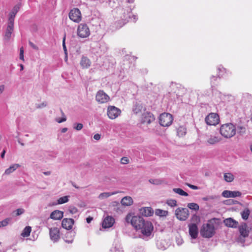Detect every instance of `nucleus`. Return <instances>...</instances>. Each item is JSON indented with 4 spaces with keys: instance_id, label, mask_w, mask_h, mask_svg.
I'll return each mask as SVG.
<instances>
[{
    "instance_id": "f257e3e1",
    "label": "nucleus",
    "mask_w": 252,
    "mask_h": 252,
    "mask_svg": "<svg viewBox=\"0 0 252 252\" xmlns=\"http://www.w3.org/2000/svg\"><path fill=\"white\" fill-rule=\"evenodd\" d=\"M126 221L130 223L137 230H139L141 233L146 236H149L153 230V225L151 222L145 221L144 219L139 216H132L128 214L125 218Z\"/></svg>"
},
{
    "instance_id": "f03ea898",
    "label": "nucleus",
    "mask_w": 252,
    "mask_h": 252,
    "mask_svg": "<svg viewBox=\"0 0 252 252\" xmlns=\"http://www.w3.org/2000/svg\"><path fill=\"white\" fill-rule=\"evenodd\" d=\"M131 8L130 6H128L126 7V9H124L123 8L119 7L117 9V12L119 14H122L120 16L121 20V26L120 27H122L125 24H126L129 19H130L133 22H135L137 20V17L136 15H133L132 17H131Z\"/></svg>"
},
{
    "instance_id": "7ed1b4c3",
    "label": "nucleus",
    "mask_w": 252,
    "mask_h": 252,
    "mask_svg": "<svg viewBox=\"0 0 252 252\" xmlns=\"http://www.w3.org/2000/svg\"><path fill=\"white\" fill-rule=\"evenodd\" d=\"M220 133L225 138H231L236 133V127L231 123L225 124L220 127Z\"/></svg>"
},
{
    "instance_id": "20e7f679",
    "label": "nucleus",
    "mask_w": 252,
    "mask_h": 252,
    "mask_svg": "<svg viewBox=\"0 0 252 252\" xmlns=\"http://www.w3.org/2000/svg\"><path fill=\"white\" fill-rule=\"evenodd\" d=\"M214 233L215 228L213 224H204L200 229V234L204 238H211Z\"/></svg>"
},
{
    "instance_id": "39448f33",
    "label": "nucleus",
    "mask_w": 252,
    "mask_h": 252,
    "mask_svg": "<svg viewBox=\"0 0 252 252\" xmlns=\"http://www.w3.org/2000/svg\"><path fill=\"white\" fill-rule=\"evenodd\" d=\"M173 118L171 114L167 113H162L159 118V122L162 126H169L171 125Z\"/></svg>"
},
{
    "instance_id": "423d86ee",
    "label": "nucleus",
    "mask_w": 252,
    "mask_h": 252,
    "mask_svg": "<svg viewBox=\"0 0 252 252\" xmlns=\"http://www.w3.org/2000/svg\"><path fill=\"white\" fill-rule=\"evenodd\" d=\"M77 35L81 38H86L90 35V31L88 25L85 23H81L78 26Z\"/></svg>"
},
{
    "instance_id": "0eeeda50",
    "label": "nucleus",
    "mask_w": 252,
    "mask_h": 252,
    "mask_svg": "<svg viewBox=\"0 0 252 252\" xmlns=\"http://www.w3.org/2000/svg\"><path fill=\"white\" fill-rule=\"evenodd\" d=\"M189 215V211L187 208L179 207L175 210L176 217L181 221L186 220L188 218Z\"/></svg>"
},
{
    "instance_id": "6e6552de",
    "label": "nucleus",
    "mask_w": 252,
    "mask_h": 252,
    "mask_svg": "<svg viewBox=\"0 0 252 252\" xmlns=\"http://www.w3.org/2000/svg\"><path fill=\"white\" fill-rule=\"evenodd\" d=\"M69 19L72 21L79 23L82 19V15L80 10L77 8L71 9L68 14Z\"/></svg>"
},
{
    "instance_id": "1a4fd4ad",
    "label": "nucleus",
    "mask_w": 252,
    "mask_h": 252,
    "mask_svg": "<svg viewBox=\"0 0 252 252\" xmlns=\"http://www.w3.org/2000/svg\"><path fill=\"white\" fill-rule=\"evenodd\" d=\"M121 111L114 106H109L107 108V114L110 119H115L120 115Z\"/></svg>"
},
{
    "instance_id": "9d476101",
    "label": "nucleus",
    "mask_w": 252,
    "mask_h": 252,
    "mask_svg": "<svg viewBox=\"0 0 252 252\" xmlns=\"http://www.w3.org/2000/svg\"><path fill=\"white\" fill-rule=\"evenodd\" d=\"M205 121L208 125L215 126L219 123V116L216 113H211L205 118Z\"/></svg>"
},
{
    "instance_id": "9b49d317",
    "label": "nucleus",
    "mask_w": 252,
    "mask_h": 252,
    "mask_svg": "<svg viewBox=\"0 0 252 252\" xmlns=\"http://www.w3.org/2000/svg\"><path fill=\"white\" fill-rule=\"evenodd\" d=\"M95 98L96 100L100 103H106L110 100V97L102 90L97 92Z\"/></svg>"
},
{
    "instance_id": "f8f14e48",
    "label": "nucleus",
    "mask_w": 252,
    "mask_h": 252,
    "mask_svg": "<svg viewBox=\"0 0 252 252\" xmlns=\"http://www.w3.org/2000/svg\"><path fill=\"white\" fill-rule=\"evenodd\" d=\"M50 239L54 242H57L60 239V231L57 227L49 228Z\"/></svg>"
},
{
    "instance_id": "ddd939ff",
    "label": "nucleus",
    "mask_w": 252,
    "mask_h": 252,
    "mask_svg": "<svg viewBox=\"0 0 252 252\" xmlns=\"http://www.w3.org/2000/svg\"><path fill=\"white\" fill-rule=\"evenodd\" d=\"M14 30V22L10 21H8L7 27L4 35V39L8 41Z\"/></svg>"
},
{
    "instance_id": "4468645a",
    "label": "nucleus",
    "mask_w": 252,
    "mask_h": 252,
    "mask_svg": "<svg viewBox=\"0 0 252 252\" xmlns=\"http://www.w3.org/2000/svg\"><path fill=\"white\" fill-rule=\"evenodd\" d=\"M189 234L192 239H196L198 234V229L197 224L190 223L189 224Z\"/></svg>"
},
{
    "instance_id": "2eb2a0df",
    "label": "nucleus",
    "mask_w": 252,
    "mask_h": 252,
    "mask_svg": "<svg viewBox=\"0 0 252 252\" xmlns=\"http://www.w3.org/2000/svg\"><path fill=\"white\" fill-rule=\"evenodd\" d=\"M242 193L239 191H230L225 190L222 192V196L225 198L239 197Z\"/></svg>"
},
{
    "instance_id": "dca6fc26",
    "label": "nucleus",
    "mask_w": 252,
    "mask_h": 252,
    "mask_svg": "<svg viewBox=\"0 0 252 252\" xmlns=\"http://www.w3.org/2000/svg\"><path fill=\"white\" fill-rule=\"evenodd\" d=\"M155 119V117L152 113L146 112L142 115V122L143 124H149L153 122Z\"/></svg>"
},
{
    "instance_id": "f3484780",
    "label": "nucleus",
    "mask_w": 252,
    "mask_h": 252,
    "mask_svg": "<svg viewBox=\"0 0 252 252\" xmlns=\"http://www.w3.org/2000/svg\"><path fill=\"white\" fill-rule=\"evenodd\" d=\"M238 228L241 236L244 238L248 236L249 230H248V225L246 223H242L239 225Z\"/></svg>"
},
{
    "instance_id": "a211bd4d",
    "label": "nucleus",
    "mask_w": 252,
    "mask_h": 252,
    "mask_svg": "<svg viewBox=\"0 0 252 252\" xmlns=\"http://www.w3.org/2000/svg\"><path fill=\"white\" fill-rule=\"evenodd\" d=\"M74 222V221L73 219L65 218L62 220V225L63 228L67 230H70L72 229Z\"/></svg>"
},
{
    "instance_id": "6ab92c4d",
    "label": "nucleus",
    "mask_w": 252,
    "mask_h": 252,
    "mask_svg": "<svg viewBox=\"0 0 252 252\" xmlns=\"http://www.w3.org/2000/svg\"><path fill=\"white\" fill-rule=\"evenodd\" d=\"M115 222L114 219L112 217L107 216L102 222V227L105 228H110L113 226Z\"/></svg>"
},
{
    "instance_id": "aec40b11",
    "label": "nucleus",
    "mask_w": 252,
    "mask_h": 252,
    "mask_svg": "<svg viewBox=\"0 0 252 252\" xmlns=\"http://www.w3.org/2000/svg\"><path fill=\"white\" fill-rule=\"evenodd\" d=\"M139 213L146 217L151 216L154 213V211L151 207H142L139 209Z\"/></svg>"
},
{
    "instance_id": "412c9836",
    "label": "nucleus",
    "mask_w": 252,
    "mask_h": 252,
    "mask_svg": "<svg viewBox=\"0 0 252 252\" xmlns=\"http://www.w3.org/2000/svg\"><path fill=\"white\" fill-rule=\"evenodd\" d=\"M20 6V4H17L13 8L11 11L10 12L9 14L8 21L14 22L15 15H16L18 11L19 10Z\"/></svg>"
},
{
    "instance_id": "4be33fe9",
    "label": "nucleus",
    "mask_w": 252,
    "mask_h": 252,
    "mask_svg": "<svg viewBox=\"0 0 252 252\" xmlns=\"http://www.w3.org/2000/svg\"><path fill=\"white\" fill-rule=\"evenodd\" d=\"M63 212L60 210H55L51 213L50 218L54 220H60L63 218Z\"/></svg>"
},
{
    "instance_id": "5701e85b",
    "label": "nucleus",
    "mask_w": 252,
    "mask_h": 252,
    "mask_svg": "<svg viewBox=\"0 0 252 252\" xmlns=\"http://www.w3.org/2000/svg\"><path fill=\"white\" fill-rule=\"evenodd\" d=\"M222 76V74L220 73L218 74L217 76L212 75L210 78V83L211 88L212 89L215 88V87L218 85L219 82L220 77Z\"/></svg>"
},
{
    "instance_id": "b1692460",
    "label": "nucleus",
    "mask_w": 252,
    "mask_h": 252,
    "mask_svg": "<svg viewBox=\"0 0 252 252\" xmlns=\"http://www.w3.org/2000/svg\"><path fill=\"white\" fill-rule=\"evenodd\" d=\"M224 223L226 226L232 228H237L238 224V221L231 218L225 219Z\"/></svg>"
},
{
    "instance_id": "393cba45",
    "label": "nucleus",
    "mask_w": 252,
    "mask_h": 252,
    "mask_svg": "<svg viewBox=\"0 0 252 252\" xmlns=\"http://www.w3.org/2000/svg\"><path fill=\"white\" fill-rule=\"evenodd\" d=\"M80 63L83 68H87L90 66L91 62L87 57L82 56Z\"/></svg>"
},
{
    "instance_id": "a878e982",
    "label": "nucleus",
    "mask_w": 252,
    "mask_h": 252,
    "mask_svg": "<svg viewBox=\"0 0 252 252\" xmlns=\"http://www.w3.org/2000/svg\"><path fill=\"white\" fill-rule=\"evenodd\" d=\"M177 135L180 137L185 136L187 133V127L185 126H181L177 128Z\"/></svg>"
},
{
    "instance_id": "bb28decb",
    "label": "nucleus",
    "mask_w": 252,
    "mask_h": 252,
    "mask_svg": "<svg viewBox=\"0 0 252 252\" xmlns=\"http://www.w3.org/2000/svg\"><path fill=\"white\" fill-rule=\"evenodd\" d=\"M121 203L124 206H130L133 203V200L130 196H125L122 198Z\"/></svg>"
},
{
    "instance_id": "cd10ccee",
    "label": "nucleus",
    "mask_w": 252,
    "mask_h": 252,
    "mask_svg": "<svg viewBox=\"0 0 252 252\" xmlns=\"http://www.w3.org/2000/svg\"><path fill=\"white\" fill-rule=\"evenodd\" d=\"M20 166L19 164H14L11 165L8 168L6 169L4 172V174L6 175H9L11 173L13 172L18 168Z\"/></svg>"
},
{
    "instance_id": "c85d7f7f",
    "label": "nucleus",
    "mask_w": 252,
    "mask_h": 252,
    "mask_svg": "<svg viewBox=\"0 0 252 252\" xmlns=\"http://www.w3.org/2000/svg\"><path fill=\"white\" fill-rule=\"evenodd\" d=\"M118 192V191L103 192L99 195L98 198L100 199H103L104 198H107L111 195L116 194Z\"/></svg>"
},
{
    "instance_id": "c756f323",
    "label": "nucleus",
    "mask_w": 252,
    "mask_h": 252,
    "mask_svg": "<svg viewBox=\"0 0 252 252\" xmlns=\"http://www.w3.org/2000/svg\"><path fill=\"white\" fill-rule=\"evenodd\" d=\"M220 141V139L215 136H211L207 140V142L211 145L215 144Z\"/></svg>"
},
{
    "instance_id": "7c9ffc66",
    "label": "nucleus",
    "mask_w": 252,
    "mask_h": 252,
    "mask_svg": "<svg viewBox=\"0 0 252 252\" xmlns=\"http://www.w3.org/2000/svg\"><path fill=\"white\" fill-rule=\"evenodd\" d=\"M31 230L32 228L31 226H26L23 230L21 235L23 237H27L30 235Z\"/></svg>"
},
{
    "instance_id": "2f4dec72",
    "label": "nucleus",
    "mask_w": 252,
    "mask_h": 252,
    "mask_svg": "<svg viewBox=\"0 0 252 252\" xmlns=\"http://www.w3.org/2000/svg\"><path fill=\"white\" fill-rule=\"evenodd\" d=\"M173 191L180 195L187 196L189 195L188 193L185 191H184L182 189L180 188H174L173 189Z\"/></svg>"
},
{
    "instance_id": "473e14b6",
    "label": "nucleus",
    "mask_w": 252,
    "mask_h": 252,
    "mask_svg": "<svg viewBox=\"0 0 252 252\" xmlns=\"http://www.w3.org/2000/svg\"><path fill=\"white\" fill-rule=\"evenodd\" d=\"M68 197L69 196H64L63 197H61L58 199L57 203L54 204V205L62 204L66 203L69 200Z\"/></svg>"
},
{
    "instance_id": "72a5a7b5",
    "label": "nucleus",
    "mask_w": 252,
    "mask_h": 252,
    "mask_svg": "<svg viewBox=\"0 0 252 252\" xmlns=\"http://www.w3.org/2000/svg\"><path fill=\"white\" fill-rule=\"evenodd\" d=\"M168 211L161 209H156L155 211L156 215L160 217H165L168 215Z\"/></svg>"
},
{
    "instance_id": "f704fd0d",
    "label": "nucleus",
    "mask_w": 252,
    "mask_h": 252,
    "mask_svg": "<svg viewBox=\"0 0 252 252\" xmlns=\"http://www.w3.org/2000/svg\"><path fill=\"white\" fill-rule=\"evenodd\" d=\"M250 214V211L249 209H244L241 213V216L243 220H248L249 216Z\"/></svg>"
},
{
    "instance_id": "c9c22d12",
    "label": "nucleus",
    "mask_w": 252,
    "mask_h": 252,
    "mask_svg": "<svg viewBox=\"0 0 252 252\" xmlns=\"http://www.w3.org/2000/svg\"><path fill=\"white\" fill-rule=\"evenodd\" d=\"M109 252H123V250L118 244H115L109 251Z\"/></svg>"
},
{
    "instance_id": "e433bc0d",
    "label": "nucleus",
    "mask_w": 252,
    "mask_h": 252,
    "mask_svg": "<svg viewBox=\"0 0 252 252\" xmlns=\"http://www.w3.org/2000/svg\"><path fill=\"white\" fill-rule=\"evenodd\" d=\"M224 179L226 182H231L234 180V177L231 173H226L224 175Z\"/></svg>"
},
{
    "instance_id": "4c0bfd02",
    "label": "nucleus",
    "mask_w": 252,
    "mask_h": 252,
    "mask_svg": "<svg viewBox=\"0 0 252 252\" xmlns=\"http://www.w3.org/2000/svg\"><path fill=\"white\" fill-rule=\"evenodd\" d=\"M188 207L190 209L197 211L199 209V205L195 203H189L188 204Z\"/></svg>"
},
{
    "instance_id": "58836bf2",
    "label": "nucleus",
    "mask_w": 252,
    "mask_h": 252,
    "mask_svg": "<svg viewBox=\"0 0 252 252\" xmlns=\"http://www.w3.org/2000/svg\"><path fill=\"white\" fill-rule=\"evenodd\" d=\"M246 127L243 126H239L236 128V131H237L238 133L243 135L246 132Z\"/></svg>"
},
{
    "instance_id": "ea45409f",
    "label": "nucleus",
    "mask_w": 252,
    "mask_h": 252,
    "mask_svg": "<svg viewBox=\"0 0 252 252\" xmlns=\"http://www.w3.org/2000/svg\"><path fill=\"white\" fill-rule=\"evenodd\" d=\"M11 218H6L3 220L0 221V228L7 225L11 221Z\"/></svg>"
},
{
    "instance_id": "a19ab883",
    "label": "nucleus",
    "mask_w": 252,
    "mask_h": 252,
    "mask_svg": "<svg viewBox=\"0 0 252 252\" xmlns=\"http://www.w3.org/2000/svg\"><path fill=\"white\" fill-rule=\"evenodd\" d=\"M167 204L170 207H175L177 206V201L175 199H169L167 200Z\"/></svg>"
},
{
    "instance_id": "79ce46f5",
    "label": "nucleus",
    "mask_w": 252,
    "mask_h": 252,
    "mask_svg": "<svg viewBox=\"0 0 252 252\" xmlns=\"http://www.w3.org/2000/svg\"><path fill=\"white\" fill-rule=\"evenodd\" d=\"M62 116H63V117L62 118H58L56 119V121L57 122H58V123H61L64 122L66 121V116H65L64 114L63 113V112L62 111Z\"/></svg>"
},
{
    "instance_id": "37998d69",
    "label": "nucleus",
    "mask_w": 252,
    "mask_h": 252,
    "mask_svg": "<svg viewBox=\"0 0 252 252\" xmlns=\"http://www.w3.org/2000/svg\"><path fill=\"white\" fill-rule=\"evenodd\" d=\"M149 182L154 185H160L162 183V181L160 179H151L149 180Z\"/></svg>"
},
{
    "instance_id": "c03bdc74",
    "label": "nucleus",
    "mask_w": 252,
    "mask_h": 252,
    "mask_svg": "<svg viewBox=\"0 0 252 252\" xmlns=\"http://www.w3.org/2000/svg\"><path fill=\"white\" fill-rule=\"evenodd\" d=\"M83 126L81 123H75L73 124V128L77 130H80L82 129Z\"/></svg>"
},
{
    "instance_id": "a18cd8bd",
    "label": "nucleus",
    "mask_w": 252,
    "mask_h": 252,
    "mask_svg": "<svg viewBox=\"0 0 252 252\" xmlns=\"http://www.w3.org/2000/svg\"><path fill=\"white\" fill-rule=\"evenodd\" d=\"M129 159L127 157H123L121 159V162L123 164H126L129 163Z\"/></svg>"
},
{
    "instance_id": "49530a36",
    "label": "nucleus",
    "mask_w": 252,
    "mask_h": 252,
    "mask_svg": "<svg viewBox=\"0 0 252 252\" xmlns=\"http://www.w3.org/2000/svg\"><path fill=\"white\" fill-rule=\"evenodd\" d=\"M142 107L141 105H136L133 108V111L135 113H138L139 111H141Z\"/></svg>"
},
{
    "instance_id": "de8ad7c7",
    "label": "nucleus",
    "mask_w": 252,
    "mask_h": 252,
    "mask_svg": "<svg viewBox=\"0 0 252 252\" xmlns=\"http://www.w3.org/2000/svg\"><path fill=\"white\" fill-rule=\"evenodd\" d=\"M47 105V103L46 102H43L40 104H38L36 105V107L37 108H42L43 107H46Z\"/></svg>"
},
{
    "instance_id": "09e8293b",
    "label": "nucleus",
    "mask_w": 252,
    "mask_h": 252,
    "mask_svg": "<svg viewBox=\"0 0 252 252\" xmlns=\"http://www.w3.org/2000/svg\"><path fill=\"white\" fill-rule=\"evenodd\" d=\"M19 58L20 60L24 61V49L22 47L20 48V55H19Z\"/></svg>"
},
{
    "instance_id": "8fccbe9b",
    "label": "nucleus",
    "mask_w": 252,
    "mask_h": 252,
    "mask_svg": "<svg viewBox=\"0 0 252 252\" xmlns=\"http://www.w3.org/2000/svg\"><path fill=\"white\" fill-rule=\"evenodd\" d=\"M65 34L64 35V36L63 38V50H64L65 53L66 54L67 50H66V47L65 44Z\"/></svg>"
},
{
    "instance_id": "3c124183",
    "label": "nucleus",
    "mask_w": 252,
    "mask_h": 252,
    "mask_svg": "<svg viewBox=\"0 0 252 252\" xmlns=\"http://www.w3.org/2000/svg\"><path fill=\"white\" fill-rule=\"evenodd\" d=\"M16 215L19 216V215L22 214L24 212V210L23 209L19 208V209H17L16 210Z\"/></svg>"
},
{
    "instance_id": "603ef678",
    "label": "nucleus",
    "mask_w": 252,
    "mask_h": 252,
    "mask_svg": "<svg viewBox=\"0 0 252 252\" xmlns=\"http://www.w3.org/2000/svg\"><path fill=\"white\" fill-rule=\"evenodd\" d=\"M29 44L30 46L32 48H33L36 50H37L38 49V48L37 47V46L36 45H35L34 44H33L32 42L31 41H29Z\"/></svg>"
},
{
    "instance_id": "864d4df0",
    "label": "nucleus",
    "mask_w": 252,
    "mask_h": 252,
    "mask_svg": "<svg viewBox=\"0 0 252 252\" xmlns=\"http://www.w3.org/2000/svg\"><path fill=\"white\" fill-rule=\"evenodd\" d=\"M224 70L225 69L223 67H221V66H219L218 67V74H219V73L220 74H221V72H223L224 71Z\"/></svg>"
},
{
    "instance_id": "5fc2aeb1",
    "label": "nucleus",
    "mask_w": 252,
    "mask_h": 252,
    "mask_svg": "<svg viewBox=\"0 0 252 252\" xmlns=\"http://www.w3.org/2000/svg\"><path fill=\"white\" fill-rule=\"evenodd\" d=\"M187 185L189 187L193 189H199V188L197 186L194 185H192L189 184H188Z\"/></svg>"
},
{
    "instance_id": "6e6d98bb",
    "label": "nucleus",
    "mask_w": 252,
    "mask_h": 252,
    "mask_svg": "<svg viewBox=\"0 0 252 252\" xmlns=\"http://www.w3.org/2000/svg\"><path fill=\"white\" fill-rule=\"evenodd\" d=\"M69 211L71 214H74L77 212V209L75 207H72L69 209Z\"/></svg>"
},
{
    "instance_id": "4d7b16f0",
    "label": "nucleus",
    "mask_w": 252,
    "mask_h": 252,
    "mask_svg": "<svg viewBox=\"0 0 252 252\" xmlns=\"http://www.w3.org/2000/svg\"><path fill=\"white\" fill-rule=\"evenodd\" d=\"M5 89V86L3 85H0V94H1Z\"/></svg>"
},
{
    "instance_id": "13d9d810",
    "label": "nucleus",
    "mask_w": 252,
    "mask_h": 252,
    "mask_svg": "<svg viewBox=\"0 0 252 252\" xmlns=\"http://www.w3.org/2000/svg\"><path fill=\"white\" fill-rule=\"evenodd\" d=\"M94 138L95 140H98L100 139V135L99 134H95L94 136Z\"/></svg>"
},
{
    "instance_id": "bf43d9fd",
    "label": "nucleus",
    "mask_w": 252,
    "mask_h": 252,
    "mask_svg": "<svg viewBox=\"0 0 252 252\" xmlns=\"http://www.w3.org/2000/svg\"><path fill=\"white\" fill-rule=\"evenodd\" d=\"M92 220H93V218L91 217H88L86 219V221H87V223H90Z\"/></svg>"
},
{
    "instance_id": "052dcab7",
    "label": "nucleus",
    "mask_w": 252,
    "mask_h": 252,
    "mask_svg": "<svg viewBox=\"0 0 252 252\" xmlns=\"http://www.w3.org/2000/svg\"><path fill=\"white\" fill-rule=\"evenodd\" d=\"M67 128L66 127H64V128H63L62 129H61V132L62 133H65L67 131Z\"/></svg>"
},
{
    "instance_id": "680f3d73",
    "label": "nucleus",
    "mask_w": 252,
    "mask_h": 252,
    "mask_svg": "<svg viewBox=\"0 0 252 252\" xmlns=\"http://www.w3.org/2000/svg\"><path fill=\"white\" fill-rule=\"evenodd\" d=\"M5 154V151L4 150H3L2 152L1 153L0 157L1 158H3L4 157V155Z\"/></svg>"
},
{
    "instance_id": "e2e57ef3",
    "label": "nucleus",
    "mask_w": 252,
    "mask_h": 252,
    "mask_svg": "<svg viewBox=\"0 0 252 252\" xmlns=\"http://www.w3.org/2000/svg\"><path fill=\"white\" fill-rule=\"evenodd\" d=\"M43 174L45 175L48 176V175H50L51 174V171H46V172H44Z\"/></svg>"
},
{
    "instance_id": "0e129e2a",
    "label": "nucleus",
    "mask_w": 252,
    "mask_h": 252,
    "mask_svg": "<svg viewBox=\"0 0 252 252\" xmlns=\"http://www.w3.org/2000/svg\"><path fill=\"white\" fill-rule=\"evenodd\" d=\"M177 244L178 245H181L182 244V240H179V239H177Z\"/></svg>"
},
{
    "instance_id": "69168bd1",
    "label": "nucleus",
    "mask_w": 252,
    "mask_h": 252,
    "mask_svg": "<svg viewBox=\"0 0 252 252\" xmlns=\"http://www.w3.org/2000/svg\"><path fill=\"white\" fill-rule=\"evenodd\" d=\"M65 241L68 243H72L73 242V239H71L70 240H65Z\"/></svg>"
},
{
    "instance_id": "338daca9",
    "label": "nucleus",
    "mask_w": 252,
    "mask_h": 252,
    "mask_svg": "<svg viewBox=\"0 0 252 252\" xmlns=\"http://www.w3.org/2000/svg\"><path fill=\"white\" fill-rule=\"evenodd\" d=\"M209 198L212 199L213 197H209ZM208 199H209V197H205L203 198V200L204 201H207Z\"/></svg>"
},
{
    "instance_id": "774afa93",
    "label": "nucleus",
    "mask_w": 252,
    "mask_h": 252,
    "mask_svg": "<svg viewBox=\"0 0 252 252\" xmlns=\"http://www.w3.org/2000/svg\"><path fill=\"white\" fill-rule=\"evenodd\" d=\"M134 0H126V2L129 3H132L134 2Z\"/></svg>"
}]
</instances>
